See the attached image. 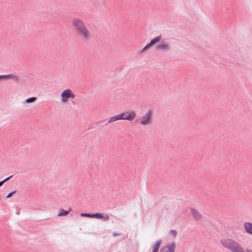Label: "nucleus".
I'll return each mask as SVG.
<instances>
[{"label":"nucleus","instance_id":"obj_8","mask_svg":"<svg viewBox=\"0 0 252 252\" xmlns=\"http://www.w3.org/2000/svg\"><path fill=\"white\" fill-rule=\"evenodd\" d=\"M189 210L194 220L195 221H199L201 220L202 215L197 210L192 207H190Z\"/></svg>","mask_w":252,"mask_h":252},{"label":"nucleus","instance_id":"obj_18","mask_svg":"<svg viewBox=\"0 0 252 252\" xmlns=\"http://www.w3.org/2000/svg\"><path fill=\"white\" fill-rule=\"evenodd\" d=\"M170 234L175 238L177 236V231L175 230L172 229L170 231Z\"/></svg>","mask_w":252,"mask_h":252},{"label":"nucleus","instance_id":"obj_2","mask_svg":"<svg viewBox=\"0 0 252 252\" xmlns=\"http://www.w3.org/2000/svg\"><path fill=\"white\" fill-rule=\"evenodd\" d=\"M221 245L230 252H245L241 245L231 238L222 239L220 241ZM246 252H252V250L246 249Z\"/></svg>","mask_w":252,"mask_h":252},{"label":"nucleus","instance_id":"obj_4","mask_svg":"<svg viewBox=\"0 0 252 252\" xmlns=\"http://www.w3.org/2000/svg\"><path fill=\"white\" fill-rule=\"evenodd\" d=\"M153 112L151 110L147 111L142 117L140 124L143 126L149 125L152 123Z\"/></svg>","mask_w":252,"mask_h":252},{"label":"nucleus","instance_id":"obj_23","mask_svg":"<svg viewBox=\"0 0 252 252\" xmlns=\"http://www.w3.org/2000/svg\"><path fill=\"white\" fill-rule=\"evenodd\" d=\"M3 184V182L2 181H0V186H2Z\"/></svg>","mask_w":252,"mask_h":252},{"label":"nucleus","instance_id":"obj_22","mask_svg":"<svg viewBox=\"0 0 252 252\" xmlns=\"http://www.w3.org/2000/svg\"><path fill=\"white\" fill-rule=\"evenodd\" d=\"M121 235V234L120 233H115V232L113 233V235L114 237L119 236H120Z\"/></svg>","mask_w":252,"mask_h":252},{"label":"nucleus","instance_id":"obj_19","mask_svg":"<svg viewBox=\"0 0 252 252\" xmlns=\"http://www.w3.org/2000/svg\"><path fill=\"white\" fill-rule=\"evenodd\" d=\"M16 191V190H14V191H11V192H9V193L7 195L6 197H7V198H10V197H11L12 196V195H13V194H14V193H15Z\"/></svg>","mask_w":252,"mask_h":252},{"label":"nucleus","instance_id":"obj_11","mask_svg":"<svg viewBox=\"0 0 252 252\" xmlns=\"http://www.w3.org/2000/svg\"><path fill=\"white\" fill-rule=\"evenodd\" d=\"M243 226L245 232L247 233L252 235V223L250 222H245L244 223Z\"/></svg>","mask_w":252,"mask_h":252},{"label":"nucleus","instance_id":"obj_12","mask_svg":"<svg viewBox=\"0 0 252 252\" xmlns=\"http://www.w3.org/2000/svg\"><path fill=\"white\" fill-rule=\"evenodd\" d=\"M161 243V240L157 241L153 248L152 252H158V251L159 248Z\"/></svg>","mask_w":252,"mask_h":252},{"label":"nucleus","instance_id":"obj_9","mask_svg":"<svg viewBox=\"0 0 252 252\" xmlns=\"http://www.w3.org/2000/svg\"><path fill=\"white\" fill-rule=\"evenodd\" d=\"M176 244L174 242L172 243L163 248L160 250L161 252H174Z\"/></svg>","mask_w":252,"mask_h":252},{"label":"nucleus","instance_id":"obj_21","mask_svg":"<svg viewBox=\"0 0 252 252\" xmlns=\"http://www.w3.org/2000/svg\"><path fill=\"white\" fill-rule=\"evenodd\" d=\"M7 78V76H6V75H0V79H5V78Z\"/></svg>","mask_w":252,"mask_h":252},{"label":"nucleus","instance_id":"obj_7","mask_svg":"<svg viewBox=\"0 0 252 252\" xmlns=\"http://www.w3.org/2000/svg\"><path fill=\"white\" fill-rule=\"evenodd\" d=\"M161 39V35L155 37L154 39H152L151 41L147 44L141 50V53H145L150 49V48L155 44L157 43Z\"/></svg>","mask_w":252,"mask_h":252},{"label":"nucleus","instance_id":"obj_10","mask_svg":"<svg viewBox=\"0 0 252 252\" xmlns=\"http://www.w3.org/2000/svg\"><path fill=\"white\" fill-rule=\"evenodd\" d=\"M94 218L101 219L104 221H107L109 220V216L106 214L97 213L93 214Z\"/></svg>","mask_w":252,"mask_h":252},{"label":"nucleus","instance_id":"obj_5","mask_svg":"<svg viewBox=\"0 0 252 252\" xmlns=\"http://www.w3.org/2000/svg\"><path fill=\"white\" fill-rule=\"evenodd\" d=\"M121 119L123 120L132 121L136 116L135 112L133 110H128L119 114Z\"/></svg>","mask_w":252,"mask_h":252},{"label":"nucleus","instance_id":"obj_3","mask_svg":"<svg viewBox=\"0 0 252 252\" xmlns=\"http://www.w3.org/2000/svg\"><path fill=\"white\" fill-rule=\"evenodd\" d=\"M75 95L69 89L64 90L61 94V102L62 104L67 102L69 98L74 99Z\"/></svg>","mask_w":252,"mask_h":252},{"label":"nucleus","instance_id":"obj_17","mask_svg":"<svg viewBox=\"0 0 252 252\" xmlns=\"http://www.w3.org/2000/svg\"><path fill=\"white\" fill-rule=\"evenodd\" d=\"M82 217H87L89 218H94L93 214L90 213H82L81 214Z\"/></svg>","mask_w":252,"mask_h":252},{"label":"nucleus","instance_id":"obj_1","mask_svg":"<svg viewBox=\"0 0 252 252\" xmlns=\"http://www.w3.org/2000/svg\"><path fill=\"white\" fill-rule=\"evenodd\" d=\"M74 30L78 36L83 41H87L91 39L92 34L81 19L75 18L72 21Z\"/></svg>","mask_w":252,"mask_h":252},{"label":"nucleus","instance_id":"obj_13","mask_svg":"<svg viewBox=\"0 0 252 252\" xmlns=\"http://www.w3.org/2000/svg\"><path fill=\"white\" fill-rule=\"evenodd\" d=\"M121 120V119L120 115L118 114L117 115H116L114 117L110 118L108 121V123H113L115 121Z\"/></svg>","mask_w":252,"mask_h":252},{"label":"nucleus","instance_id":"obj_14","mask_svg":"<svg viewBox=\"0 0 252 252\" xmlns=\"http://www.w3.org/2000/svg\"><path fill=\"white\" fill-rule=\"evenodd\" d=\"M69 212L67 211L64 210L63 209H60L59 211L58 216H66L68 214Z\"/></svg>","mask_w":252,"mask_h":252},{"label":"nucleus","instance_id":"obj_15","mask_svg":"<svg viewBox=\"0 0 252 252\" xmlns=\"http://www.w3.org/2000/svg\"><path fill=\"white\" fill-rule=\"evenodd\" d=\"M7 76V78H10L13 79L15 82H18L19 80V78L17 76L13 75L12 74H9L6 75Z\"/></svg>","mask_w":252,"mask_h":252},{"label":"nucleus","instance_id":"obj_6","mask_svg":"<svg viewBox=\"0 0 252 252\" xmlns=\"http://www.w3.org/2000/svg\"><path fill=\"white\" fill-rule=\"evenodd\" d=\"M156 45V49L158 51L168 52L171 50V46L169 43L164 40L159 41Z\"/></svg>","mask_w":252,"mask_h":252},{"label":"nucleus","instance_id":"obj_20","mask_svg":"<svg viewBox=\"0 0 252 252\" xmlns=\"http://www.w3.org/2000/svg\"><path fill=\"white\" fill-rule=\"evenodd\" d=\"M12 177V175H11V176H9L8 177H7L5 179L3 180L2 182H3V183H5L7 181H8L9 179H10Z\"/></svg>","mask_w":252,"mask_h":252},{"label":"nucleus","instance_id":"obj_16","mask_svg":"<svg viewBox=\"0 0 252 252\" xmlns=\"http://www.w3.org/2000/svg\"><path fill=\"white\" fill-rule=\"evenodd\" d=\"M36 98L35 97H30V98H27L26 100V102L28 103H31L33 102L34 101H35L36 100Z\"/></svg>","mask_w":252,"mask_h":252}]
</instances>
